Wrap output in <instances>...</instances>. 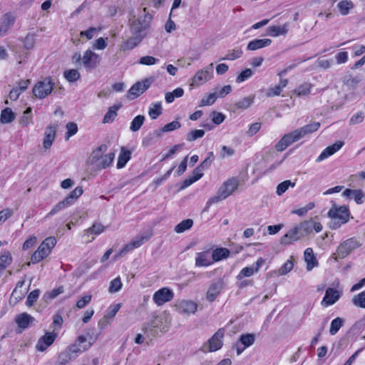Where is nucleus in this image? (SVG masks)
<instances>
[{
  "instance_id": "f257e3e1",
  "label": "nucleus",
  "mask_w": 365,
  "mask_h": 365,
  "mask_svg": "<svg viewBox=\"0 0 365 365\" xmlns=\"http://www.w3.org/2000/svg\"><path fill=\"white\" fill-rule=\"evenodd\" d=\"M319 127V123L314 122L284 135L276 144L275 148L277 150H284L293 143L297 142L307 135L317 131Z\"/></svg>"
},
{
  "instance_id": "f03ea898",
  "label": "nucleus",
  "mask_w": 365,
  "mask_h": 365,
  "mask_svg": "<svg viewBox=\"0 0 365 365\" xmlns=\"http://www.w3.org/2000/svg\"><path fill=\"white\" fill-rule=\"evenodd\" d=\"M106 150L107 146L106 145H101L97 147L90 154L87 163L98 170L108 168L115 158V153L110 152L106 154Z\"/></svg>"
},
{
  "instance_id": "7ed1b4c3",
  "label": "nucleus",
  "mask_w": 365,
  "mask_h": 365,
  "mask_svg": "<svg viewBox=\"0 0 365 365\" xmlns=\"http://www.w3.org/2000/svg\"><path fill=\"white\" fill-rule=\"evenodd\" d=\"M331 203L332 206L327 212V216L331 219L329 227L336 230L349 220L351 213L348 206H339L334 201Z\"/></svg>"
},
{
  "instance_id": "20e7f679",
  "label": "nucleus",
  "mask_w": 365,
  "mask_h": 365,
  "mask_svg": "<svg viewBox=\"0 0 365 365\" xmlns=\"http://www.w3.org/2000/svg\"><path fill=\"white\" fill-rule=\"evenodd\" d=\"M239 185L238 178L233 177L225 180L219 187L216 195L207 200L206 207L208 208L212 205L227 199L237 190Z\"/></svg>"
},
{
  "instance_id": "39448f33",
  "label": "nucleus",
  "mask_w": 365,
  "mask_h": 365,
  "mask_svg": "<svg viewBox=\"0 0 365 365\" xmlns=\"http://www.w3.org/2000/svg\"><path fill=\"white\" fill-rule=\"evenodd\" d=\"M152 16L145 12V9L138 14L134 15L130 19V29L133 35H138L145 38L148 34Z\"/></svg>"
},
{
  "instance_id": "423d86ee",
  "label": "nucleus",
  "mask_w": 365,
  "mask_h": 365,
  "mask_svg": "<svg viewBox=\"0 0 365 365\" xmlns=\"http://www.w3.org/2000/svg\"><path fill=\"white\" fill-rule=\"evenodd\" d=\"M56 244V240L55 237L46 238L31 255V260L32 263H38L48 257Z\"/></svg>"
},
{
  "instance_id": "0eeeda50",
  "label": "nucleus",
  "mask_w": 365,
  "mask_h": 365,
  "mask_svg": "<svg viewBox=\"0 0 365 365\" xmlns=\"http://www.w3.org/2000/svg\"><path fill=\"white\" fill-rule=\"evenodd\" d=\"M302 227H304L303 222L294 225L281 237L279 240L280 244L284 246H287L307 235L305 230H304Z\"/></svg>"
},
{
  "instance_id": "6e6552de",
  "label": "nucleus",
  "mask_w": 365,
  "mask_h": 365,
  "mask_svg": "<svg viewBox=\"0 0 365 365\" xmlns=\"http://www.w3.org/2000/svg\"><path fill=\"white\" fill-rule=\"evenodd\" d=\"M54 83L49 78L38 81L34 86L32 92L38 99H43L50 95L53 90Z\"/></svg>"
},
{
  "instance_id": "1a4fd4ad",
  "label": "nucleus",
  "mask_w": 365,
  "mask_h": 365,
  "mask_svg": "<svg viewBox=\"0 0 365 365\" xmlns=\"http://www.w3.org/2000/svg\"><path fill=\"white\" fill-rule=\"evenodd\" d=\"M212 66L211 63L209 67L198 70L192 78L190 86L197 87L210 80L213 76Z\"/></svg>"
},
{
  "instance_id": "9d476101",
  "label": "nucleus",
  "mask_w": 365,
  "mask_h": 365,
  "mask_svg": "<svg viewBox=\"0 0 365 365\" xmlns=\"http://www.w3.org/2000/svg\"><path fill=\"white\" fill-rule=\"evenodd\" d=\"M173 298L174 292L168 287H163L158 289L153 296V300L158 307L170 302Z\"/></svg>"
},
{
  "instance_id": "9b49d317",
  "label": "nucleus",
  "mask_w": 365,
  "mask_h": 365,
  "mask_svg": "<svg viewBox=\"0 0 365 365\" xmlns=\"http://www.w3.org/2000/svg\"><path fill=\"white\" fill-rule=\"evenodd\" d=\"M176 311L182 314H194L197 309V304L189 299L178 300L175 304Z\"/></svg>"
},
{
  "instance_id": "f8f14e48",
  "label": "nucleus",
  "mask_w": 365,
  "mask_h": 365,
  "mask_svg": "<svg viewBox=\"0 0 365 365\" xmlns=\"http://www.w3.org/2000/svg\"><path fill=\"white\" fill-rule=\"evenodd\" d=\"M151 237V234L145 235H138L135 237L130 243L127 244L119 252L118 254L114 256L115 259L120 257L124 254L140 247L143 244L147 242Z\"/></svg>"
},
{
  "instance_id": "ddd939ff",
  "label": "nucleus",
  "mask_w": 365,
  "mask_h": 365,
  "mask_svg": "<svg viewBox=\"0 0 365 365\" xmlns=\"http://www.w3.org/2000/svg\"><path fill=\"white\" fill-rule=\"evenodd\" d=\"M86 336H79L76 341L69 346L67 350L72 356H75V358H76L79 354L88 350L91 346V343L88 342L86 344Z\"/></svg>"
},
{
  "instance_id": "4468645a",
  "label": "nucleus",
  "mask_w": 365,
  "mask_h": 365,
  "mask_svg": "<svg viewBox=\"0 0 365 365\" xmlns=\"http://www.w3.org/2000/svg\"><path fill=\"white\" fill-rule=\"evenodd\" d=\"M359 246V242L354 238H350L342 242L337 248L336 255L339 258L348 256L354 250Z\"/></svg>"
},
{
  "instance_id": "2eb2a0df",
  "label": "nucleus",
  "mask_w": 365,
  "mask_h": 365,
  "mask_svg": "<svg viewBox=\"0 0 365 365\" xmlns=\"http://www.w3.org/2000/svg\"><path fill=\"white\" fill-rule=\"evenodd\" d=\"M57 336V333L54 331H46L44 335L38 340L36 344V349L41 352L46 351L52 345Z\"/></svg>"
},
{
  "instance_id": "dca6fc26",
  "label": "nucleus",
  "mask_w": 365,
  "mask_h": 365,
  "mask_svg": "<svg viewBox=\"0 0 365 365\" xmlns=\"http://www.w3.org/2000/svg\"><path fill=\"white\" fill-rule=\"evenodd\" d=\"M341 294V290L332 287L327 288L322 300V305L327 307L334 304L340 299Z\"/></svg>"
},
{
  "instance_id": "f3484780",
  "label": "nucleus",
  "mask_w": 365,
  "mask_h": 365,
  "mask_svg": "<svg viewBox=\"0 0 365 365\" xmlns=\"http://www.w3.org/2000/svg\"><path fill=\"white\" fill-rule=\"evenodd\" d=\"M101 58L91 49H87L82 56V64L86 68L93 69L99 63Z\"/></svg>"
},
{
  "instance_id": "a211bd4d",
  "label": "nucleus",
  "mask_w": 365,
  "mask_h": 365,
  "mask_svg": "<svg viewBox=\"0 0 365 365\" xmlns=\"http://www.w3.org/2000/svg\"><path fill=\"white\" fill-rule=\"evenodd\" d=\"M150 85V81L148 79L137 82L128 91V98L130 99H135L144 93L149 88Z\"/></svg>"
},
{
  "instance_id": "6ab92c4d",
  "label": "nucleus",
  "mask_w": 365,
  "mask_h": 365,
  "mask_svg": "<svg viewBox=\"0 0 365 365\" xmlns=\"http://www.w3.org/2000/svg\"><path fill=\"white\" fill-rule=\"evenodd\" d=\"M264 259L262 257L258 258L253 266L244 267L240 271L237 278L238 279H241L243 277H251L252 275H253L255 273L257 272L259 270L260 267L264 264Z\"/></svg>"
},
{
  "instance_id": "aec40b11",
  "label": "nucleus",
  "mask_w": 365,
  "mask_h": 365,
  "mask_svg": "<svg viewBox=\"0 0 365 365\" xmlns=\"http://www.w3.org/2000/svg\"><path fill=\"white\" fill-rule=\"evenodd\" d=\"M225 335V331L220 329L209 340V351H215L221 349L222 346V339Z\"/></svg>"
},
{
  "instance_id": "412c9836",
  "label": "nucleus",
  "mask_w": 365,
  "mask_h": 365,
  "mask_svg": "<svg viewBox=\"0 0 365 365\" xmlns=\"http://www.w3.org/2000/svg\"><path fill=\"white\" fill-rule=\"evenodd\" d=\"M56 130H57V128L54 125H49V126L46 127V128L45 130L43 142V146L45 150H48L51 147V145L56 138Z\"/></svg>"
},
{
  "instance_id": "4be33fe9",
  "label": "nucleus",
  "mask_w": 365,
  "mask_h": 365,
  "mask_svg": "<svg viewBox=\"0 0 365 365\" xmlns=\"http://www.w3.org/2000/svg\"><path fill=\"white\" fill-rule=\"evenodd\" d=\"M344 143L342 141H337L333 145L327 147L318 156L317 161L321 162L329 156L334 155L335 153H336L338 150H339L341 147L343 146Z\"/></svg>"
},
{
  "instance_id": "5701e85b",
  "label": "nucleus",
  "mask_w": 365,
  "mask_h": 365,
  "mask_svg": "<svg viewBox=\"0 0 365 365\" xmlns=\"http://www.w3.org/2000/svg\"><path fill=\"white\" fill-rule=\"evenodd\" d=\"M342 195L349 200L353 199L359 205L364 202L365 195L361 190L347 188L342 192Z\"/></svg>"
},
{
  "instance_id": "b1692460",
  "label": "nucleus",
  "mask_w": 365,
  "mask_h": 365,
  "mask_svg": "<svg viewBox=\"0 0 365 365\" xmlns=\"http://www.w3.org/2000/svg\"><path fill=\"white\" fill-rule=\"evenodd\" d=\"M15 21V16L11 13L3 15L0 20V36H4Z\"/></svg>"
},
{
  "instance_id": "393cba45",
  "label": "nucleus",
  "mask_w": 365,
  "mask_h": 365,
  "mask_svg": "<svg viewBox=\"0 0 365 365\" xmlns=\"http://www.w3.org/2000/svg\"><path fill=\"white\" fill-rule=\"evenodd\" d=\"M222 287L223 284L221 281H217L210 284L206 293L207 300L209 302L215 301L220 294Z\"/></svg>"
},
{
  "instance_id": "a878e982",
  "label": "nucleus",
  "mask_w": 365,
  "mask_h": 365,
  "mask_svg": "<svg viewBox=\"0 0 365 365\" xmlns=\"http://www.w3.org/2000/svg\"><path fill=\"white\" fill-rule=\"evenodd\" d=\"M294 267L292 260H287L278 269L272 270L267 274L269 277H279L290 272Z\"/></svg>"
},
{
  "instance_id": "bb28decb",
  "label": "nucleus",
  "mask_w": 365,
  "mask_h": 365,
  "mask_svg": "<svg viewBox=\"0 0 365 365\" xmlns=\"http://www.w3.org/2000/svg\"><path fill=\"white\" fill-rule=\"evenodd\" d=\"M34 318L27 313L18 314L15 318V322L18 327L25 329H27L34 322Z\"/></svg>"
},
{
  "instance_id": "cd10ccee",
  "label": "nucleus",
  "mask_w": 365,
  "mask_h": 365,
  "mask_svg": "<svg viewBox=\"0 0 365 365\" xmlns=\"http://www.w3.org/2000/svg\"><path fill=\"white\" fill-rule=\"evenodd\" d=\"M213 263L212 256L208 252H198L195 257V265L197 267H208Z\"/></svg>"
},
{
  "instance_id": "c85d7f7f",
  "label": "nucleus",
  "mask_w": 365,
  "mask_h": 365,
  "mask_svg": "<svg viewBox=\"0 0 365 365\" xmlns=\"http://www.w3.org/2000/svg\"><path fill=\"white\" fill-rule=\"evenodd\" d=\"M289 31V24L286 23L282 26H270L267 29V34L270 36L277 37L279 36H285Z\"/></svg>"
},
{
  "instance_id": "c756f323",
  "label": "nucleus",
  "mask_w": 365,
  "mask_h": 365,
  "mask_svg": "<svg viewBox=\"0 0 365 365\" xmlns=\"http://www.w3.org/2000/svg\"><path fill=\"white\" fill-rule=\"evenodd\" d=\"M272 43V40L269 38L254 39L250 41L247 46V49L249 51H256L269 46Z\"/></svg>"
},
{
  "instance_id": "7c9ffc66",
  "label": "nucleus",
  "mask_w": 365,
  "mask_h": 365,
  "mask_svg": "<svg viewBox=\"0 0 365 365\" xmlns=\"http://www.w3.org/2000/svg\"><path fill=\"white\" fill-rule=\"evenodd\" d=\"M287 79H281L279 84L269 87L267 91L265 96L267 98L279 96L282 90L287 86Z\"/></svg>"
},
{
  "instance_id": "2f4dec72",
  "label": "nucleus",
  "mask_w": 365,
  "mask_h": 365,
  "mask_svg": "<svg viewBox=\"0 0 365 365\" xmlns=\"http://www.w3.org/2000/svg\"><path fill=\"white\" fill-rule=\"evenodd\" d=\"M304 260L307 263V269L311 271L314 267L318 266V262L314 255L312 248L308 247L304 253Z\"/></svg>"
},
{
  "instance_id": "473e14b6",
  "label": "nucleus",
  "mask_w": 365,
  "mask_h": 365,
  "mask_svg": "<svg viewBox=\"0 0 365 365\" xmlns=\"http://www.w3.org/2000/svg\"><path fill=\"white\" fill-rule=\"evenodd\" d=\"M143 39V38L140 36L133 35L120 45V50L124 51L131 50L137 46Z\"/></svg>"
},
{
  "instance_id": "72a5a7b5",
  "label": "nucleus",
  "mask_w": 365,
  "mask_h": 365,
  "mask_svg": "<svg viewBox=\"0 0 365 365\" xmlns=\"http://www.w3.org/2000/svg\"><path fill=\"white\" fill-rule=\"evenodd\" d=\"M304 227L307 235H309L314 230L316 232H319L322 230L323 226L319 222H315L313 220L303 221Z\"/></svg>"
},
{
  "instance_id": "f704fd0d",
  "label": "nucleus",
  "mask_w": 365,
  "mask_h": 365,
  "mask_svg": "<svg viewBox=\"0 0 365 365\" xmlns=\"http://www.w3.org/2000/svg\"><path fill=\"white\" fill-rule=\"evenodd\" d=\"M354 7V3L351 0H341L336 4L338 11L343 16L348 15Z\"/></svg>"
},
{
  "instance_id": "c9c22d12",
  "label": "nucleus",
  "mask_w": 365,
  "mask_h": 365,
  "mask_svg": "<svg viewBox=\"0 0 365 365\" xmlns=\"http://www.w3.org/2000/svg\"><path fill=\"white\" fill-rule=\"evenodd\" d=\"M16 118V113L10 108L3 109L0 115V122L2 124H8L13 122Z\"/></svg>"
},
{
  "instance_id": "e433bc0d",
  "label": "nucleus",
  "mask_w": 365,
  "mask_h": 365,
  "mask_svg": "<svg viewBox=\"0 0 365 365\" xmlns=\"http://www.w3.org/2000/svg\"><path fill=\"white\" fill-rule=\"evenodd\" d=\"M130 155L131 153L129 150H126L125 148H122L118 158L117 168L118 169L123 168L130 159Z\"/></svg>"
},
{
  "instance_id": "4c0bfd02",
  "label": "nucleus",
  "mask_w": 365,
  "mask_h": 365,
  "mask_svg": "<svg viewBox=\"0 0 365 365\" xmlns=\"http://www.w3.org/2000/svg\"><path fill=\"white\" fill-rule=\"evenodd\" d=\"M31 111V108L29 107L20 117L19 123L22 127H27L33 123V115Z\"/></svg>"
},
{
  "instance_id": "58836bf2",
  "label": "nucleus",
  "mask_w": 365,
  "mask_h": 365,
  "mask_svg": "<svg viewBox=\"0 0 365 365\" xmlns=\"http://www.w3.org/2000/svg\"><path fill=\"white\" fill-rule=\"evenodd\" d=\"M162 113V103L155 102L150 105L148 115L151 119H156Z\"/></svg>"
},
{
  "instance_id": "ea45409f",
  "label": "nucleus",
  "mask_w": 365,
  "mask_h": 365,
  "mask_svg": "<svg viewBox=\"0 0 365 365\" xmlns=\"http://www.w3.org/2000/svg\"><path fill=\"white\" fill-rule=\"evenodd\" d=\"M255 339V335L252 334H246L241 335L240 341L242 343V344L244 345V348L242 349H240L237 348V355L241 354V353L245 348L250 346L254 343Z\"/></svg>"
},
{
  "instance_id": "a19ab883",
  "label": "nucleus",
  "mask_w": 365,
  "mask_h": 365,
  "mask_svg": "<svg viewBox=\"0 0 365 365\" xmlns=\"http://www.w3.org/2000/svg\"><path fill=\"white\" fill-rule=\"evenodd\" d=\"M170 321V317L168 314L166 312H163L155 317V320L153 322V325L155 327H159L161 329H165V327H167V325L163 326V323L165 322L166 324H168Z\"/></svg>"
},
{
  "instance_id": "79ce46f5",
  "label": "nucleus",
  "mask_w": 365,
  "mask_h": 365,
  "mask_svg": "<svg viewBox=\"0 0 365 365\" xmlns=\"http://www.w3.org/2000/svg\"><path fill=\"white\" fill-rule=\"evenodd\" d=\"M230 255V251L226 248H218L215 250L212 254V258L214 262L220 261L227 258Z\"/></svg>"
},
{
  "instance_id": "37998d69",
  "label": "nucleus",
  "mask_w": 365,
  "mask_h": 365,
  "mask_svg": "<svg viewBox=\"0 0 365 365\" xmlns=\"http://www.w3.org/2000/svg\"><path fill=\"white\" fill-rule=\"evenodd\" d=\"M184 94V90L181 88H175L173 92H168L165 93V101L168 103H170L174 101L175 98H180Z\"/></svg>"
},
{
  "instance_id": "c03bdc74",
  "label": "nucleus",
  "mask_w": 365,
  "mask_h": 365,
  "mask_svg": "<svg viewBox=\"0 0 365 365\" xmlns=\"http://www.w3.org/2000/svg\"><path fill=\"white\" fill-rule=\"evenodd\" d=\"M193 225V221L190 219H187L179 224H178L175 227L174 230L177 233H182L187 230H189Z\"/></svg>"
},
{
  "instance_id": "a18cd8bd",
  "label": "nucleus",
  "mask_w": 365,
  "mask_h": 365,
  "mask_svg": "<svg viewBox=\"0 0 365 365\" xmlns=\"http://www.w3.org/2000/svg\"><path fill=\"white\" fill-rule=\"evenodd\" d=\"M68 202L64 199L63 200L59 202L56 205H55L50 212L46 215V218H48L53 215L57 214L61 210L66 208L69 206Z\"/></svg>"
},
{
  "instance_id": "49530a36",
  "label": "nucleus",
  "mask_w": 365,
  "mask_h": 365,
  "mask_svg": "<svg viewBox=\"0 0 365 365\" xmlns=\"http://www.w3.org/2000/svg\"><path fill=\"white\" fill-rule=\"evenodd\" d=\"M68 202L64 199L63 200L59 202L56 205H55L50 212L46 215V218H48L53 215L57 214L61 210L66 208L69 206Z\"/></svg>"
},
{
  "instance_id": "de8ad7c7",
  "label": "nucleus",
  "mask_w": 365,
  "mask_h": 365,
  "mask_svg": "<svg viewBox=\"0 0 365 365\" xmlns=\"http://www.w3.org/2000/svg\"><path fill=\"white\" fill-rule=\"evenodd\" d=\"M68 202L64 199L63 200L59 202L56 205H55L50 212L46 215V218H48L53 215L57 214L61 210L66 208L69 206Z\"/></svg>"
},
{
  "instance_id": "09e8293b",
  "label": "nucleus",
  "mask_w": 365,
  "mask_h": 365,
  "mask_svg": "<svg viewBox=\"0 0 365 365\" xmlns=\"http://www.w3.org/2000/svg\"><path fill=\"white\" fill-rule=\"evenodd\" d=\"M119 109V106H114L109 108L108 112L105 114L103 118V123H111L114 120L117 115V110Z\"/></svg>"
},
{
  "instance_id": "8fccbe9b",
  "label": "nucleus",
  "mask_w": 365,
  "mask_h": 365,
  "mask_svg": "<svg viewBox=\"0 0 365 365\" xmlns=\"http://www.w3.org/2000/svg\"><path fill=\"white\" fill-rule=\"evenodd\" d=\"M105 230V227L103 225H102L100 223H94L93 226L84 231V236H87L88 237V235L90 233L95 234V235H100L102 232H103Z\"/></svg>"
},
{
  "instance_id": "3c124183",
  "label": "nucleus",
  "mask_w": 365,
  "mask_h": 365,
  "mask_svg": "<svg viewBox=\"0 0 365 365\" xmlns=\"http://www.w3.org/2000/svg\"><path fill=\"white\" fill-rule=\"evenodd\" d=\"M344 324V319L336 317L331 322L329 333L331 335H335Z\"/></svg>"
},
{
  "instance_id": "603ef678",
  "label": "nucleus",
  "mask_w": 365,
  "mask_h": 365,
  "mask_svg": "<svg viewBox=\"0 0 365 365\" xmlns=\"http://www.w3.org/2000/svg\"><path fill=\"white\" fill-rule=\"evenodd\" d=\"M120 307L121 304L120 303L110 305L104 316H106L108 319L113 322L115 316L116 315L117 312L119 311Z\"/></svg>"
},
{
  "instance_id": "864d4df0",
  "label": "nucleus",
  "mask_w": 365,
  "mask_h": 365,
  "mask_svg": "<svg viewBox=\"0 0 365 365\" xmlns=\"http://www.w3.org/2000/svg\"><path fill=\"white\" fill-rule=\"evenodd\" d=\"M73 359H75V356H72L66 349L58 355V362L57 365H66Z\"/></svg>"
},
{
  "instance_id": "5fc2aeb1",
  "label": "nucleus",
  "mask_w": 365,
  "mask_h": 365,
  "mask_svg": "<svg viewBox=\"0 0 365 365\" xmlns=\"http://www.w3.org/2000/svg\"><path fill=\"white\" fill-rule=\"evenodd\" d=\"M144 120L145 117L142 115H138L135 117L130 123V130L133 132L138 131L143 124Z\"/></svg>"
},
{
  "instance_id": "6e6d98bb",
  "label": "nucleus",
  "mask_w": 365,
  "mask_h": 365,
  "mask_svg": "<svg viewBox=\"0 0 365 365\" xmlns=\"http://www.w3.org/2000/svg\"><path fill=\"white\" fill-rule=\"evenodd\" d=\"M352 303L356 307L365 309V291L354 295L352 298Z\"/></svg>"
},
{
  "instance_id": "4d7b16f0",
  "label": "nucleus",
  "mask_w": 365,
  "mask_h": 365,
  "mask_svg": "<svg viewBox=\"0 0 365 365\" xmlns=\"http://www.w3.org/2000/svg\"><path fill=\"white\" fill-rule=\"evenodd\" d=\"M64 77L69 82H75L80 78V73L76 69H70L64 72Z\"/></svg>"
},
{
  "instance_id": "13d9d810",
  "label": "nucleus",
  "mask_w": 365,
  "mask_h": 365,
  "mask_svg": "<svg viewBox=\"0 0 365 365\" xmlns=\"http://www.w3.org/2000/svg\"><path fill=\"white\" fill-rule=\"evenodd\" d=\"M294 182H292L290 180H285L277 185L276 193L278 195H282L288 190L289 187H294Z\"/></svg>"
},
{
  "instance_id": "bf43d9fd",
  "label": "nucleus",
  "mask_w": 365,
  "mask_h": 365,
  "mask_svg": "<svg viewBox=\"0 0 365 365\" xmlns=\"http://www.w3.org/2000/svg\"><path fill=\"white\" fill-rule=\"evenodd\" d=\"M254 101V96H247L236 103V107L240 109H247L251 106Z\"/></svg>"
},
{
  "instance_id": "052dcab7",
  "label": "nucleus",
  "mask_w": 365,
  "mask_h": 365,
  "mask_svg": "<svg viewBox=\"0 0 365 365\" xmlns=\"http://www.w3.org/2000/svg\"><path fill=\"white\" fill-rule=\"evenodd\" d=\"M311 88L312 85L310 83H306L296 88L294 91V93L298 96H307L310 93Z\"/></svg>"
},
{
  "instance_id": "680f3d73",
  "label": "nucleus",
  "mask_w": 365,
  "mask_h": 365,
  "mask_svg": "<svg viewBox=\"0 0 365 365\" xmlns=\"http://www.w3.org/2000/svg\"><path fill=\"white\" fill-rule=\"evenodd\" d=\"M83 193V188L81 187H76L65 200L71 205L75 200L79 197Z\"/></svg>"
},
{
  "instance_id": "e2e57ef3",
  "label": "nucleus",
  "mask_w": 365,
  "mask_h": 365,
  "mask_svg": "<svg viewBox=\"0 0 365 365\" xmlns=\"http://www.w3.org/2000/svg\"><path fill=\"white\" fill-rule=\"evenodd\" d=\"M123 283L121 282V279L120 277H117L114 279H113L109 286V292L115 293L120 291L122 288Z\"/></svg>"
},
{
  "instance_id": "0e129e2a",
  "label": "nucleus",
  "mask_w": 365,
  "mask_h": 365,
  "mask_svg": "<svg viewBox=\"0 0 365 365\" xmlns=\"http://www.w3.org/2000/svg\"><path fill=\"white\" fill-rule=\"evenodd\" d=\"M217 97V96L215 93L208 94L201 99L200 102V106L202 107L212 105L215 102Z\"/></svg>"
},
{
  "instance_id": "69168bd1",
  "label": "nucleus",
  "mask_w": 365,
  "mask_h": 365,
  "mask_svg": "<svg viewBox=\"0 0 365 365\" xmlns=\"http://www.w3.org/2000/svg\"><path fill=\"white\" fill-rule=\"evenodd\" d=\"M253 75V71L250 68H246L243 70L236 78V82L238 83H242Z\"/></svg>"
},
{
  "instance_id": "338daca9",
  "label": "nucleus",
  "mask_w": 365,
  "mask_h": 365,
  "mask_svg": "<svg viewBox=\"0 0 365 365\" xmlns=\"http://www.w3.org/2000/svg\"><path fill=\"white\" fill-rule=\"evenodd\" d=\"M66 140H68L71 136L74 135L78 132V126L77 124L73 122H70L66 124Z\"/></svg>"
},
{
  "instance_id": "774afa93",
  "label": "nucleus",
  "mask_w": 365,
  "mask_h": 365,
  "mask_svg": "<svg viewBox=\"0 0 365 365\" xmlns=\"http://www.w3.org/2000/svg\"><path fill=\"white\" fill-rule=\"evenodd\" d=\"M108 38L100 37L93 43V48L95 50H103L108 46Z\"/></svg>"
}]
</instances>
